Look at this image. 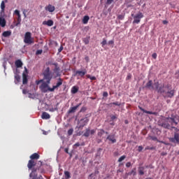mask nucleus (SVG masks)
<instances>
[{
    "label": "nucleus",
    "instance_id": "ea45409f",
    "mask_svg": "<svg viewBox=\"0 0 179 179\" xmlns=\"http://www.w3.org/2000/svg\"><path fill=\"white\" fill-rule=\"evenodd\" d=\"M72 134H73V129H69L68 131V135L69 136H71V135H72Z\"/></svg>",
    "mask_w": 179,
    "mask_h": 179
},
{
    "label": "nucleus",
    "instance_id": "864d4df0",
    "mask_svg": "<svg viewBox=\"0 0 179 179\" xmlns=\"http://www.w3.org/2000/svg\"><path fill=\"white\" fill-rule=\"evenodd\" d=\"M64 50V46L61 45L60 48L58 49V52H61Z\"/></svg>",
    "mask_w": 179,
    "mask_h": 179
},
{
    "label": "nucleus",
    "instance_id": "bf43d9fd",
    "mask_svg": "<svg viewBox=\"0 0 179 179\" xmlns=\"http://www.w3.org/2000/svg\"><path fill=\"white\" fill-rule=\"evenodd\" d=\"M108 44L109 45L114 44V41H109L108 43Z\"/></svg>",
    "mask_w": 179,
    "mask_h": 179
},
{
    "label": "nucleus",
    "instance_id": "2f4dec72",
    "mask_svg": "<svg viewBox=\"0 0 179 179\" xmlns=\"http://www.w3.org/2000/svg\"><path fill=\"white\" fill-rule=\"evenodd\" d=\"M64 176L66 179L71 178V173H69L68 171H64Z\"/></svg>",
    "mask_w": 179,
    "mask_h": 179
},
{
    "label": "nucleus",
    "instance_id": "6e6552de",
    "mask_svg": "<svg viewBox=\"0 0 179 179\" xmlns=\"http://www.w3.org/2000/svg\"><path fill=\"white\" fill-rule=\"evenodd\" d=\"M62 83H64V79L59 78L56 85H53L52 89H50V92H54L55 89H58L59 87L62 86Z\"/></svg>",
    "mask_w": 179,
    "mask_h": 179
},
{
    "label": "nucleus",
    "instance_id": "7ed1b4c3",
    "mask_svg": "<svg viewBox=\"0 0 179 179\" xmlns=\"http://www.w3.org/2000/svg\"><path fill=\"white\" fill-rule=\"evenodd\" d=\"M131 16L134 17L133 24H139L141 23V19L143 17V14L140 12L135 15L132 14Z\"/></svg>",
    "mask_w": 179,
    "mask_h": 179
},
{
    "label": "nucleus",
    "instance_id": "473e14b6",
    "mask_svg": "<svg viewBox=\"0 0 179 179\" xmlns=\"http://www.w3.org/2000/svg\"><path fill=\"white\" fill-rule=\"evenodd\" d=\"M125 159H127V156L122 155L118 159L117 162L118 163H121V162H123V160H125Z\"/></svg>",
    "mask_w": 179,
    "mask_h": 179
},
{
    "label": "nucleus",
    "instance_id": "39448f33",
    "mask_svg": "<svg viewBox=\"0 0 179 179\" xmlns=\"http://www.w3.org/2000/svg\"><path fill=\"white\" fill-rule=\"evenodd\" d=\"M89 123V119L87 117L83 118L78 123V129H83L84 127Z\"/></svg>",
    "mask_w": 179,
    "mask_h": 179
},
{
    "label": "nucleus",
    "instance_id": "79ce46f5",
    "mask_svg": "<svg viewBox=\"0 0 179 179\" xmlns=\"http://www.w3.org/2000/svg\"><path fill=\"white\" fill-rule=\"evenodd\" d=\"M102 47H104L106 44H107V41L106 39H103V41L101 43Z\"/></svg>",
    "mask_w": 179,
    "mask_h": 179
},
{
    "label": "nucleus",
    "instance_id": "49530a36",
    "mask_svg": "<svg viewBox=\"0 0 179 179\" xmlns=\"http://www.w3.org/2000/svg\"><path fill=\"white\" fill-rule=\"evenodd\" d=\"M152 57L154 59H156L157 58V53H153L152 55Z\"/></svg>",
    "mask_w": 179,
    "mask_h": 179
},
{
    "label": "nucleus",
    "instance_id": "b1692460",
    "mask_svg": "<svg viewBox=\"0 0 179 179\" xmlns=\"http://www.w3.org/2000/svg\"><path fill=\"white\" fill-rule=\"evenodd\" d=\"M168 120H169V122L171 123V125H177V124H178L176 122V119H174V117H169Z\"/></svg>",
    "mask_w": 179,
    "mask_h": 179
},
{
    "label": "nucleus",
    "instance_id": "f8f14e48",
    "mask_svg": "<svg viewBox=\"0 0 179 179\" xmlns=\"http://www.w3.org/2000/svg\"><path fill=\"white\" fill-rule=\"evenodd\" d=\"M138 108H139V110H141V111H143V113H145V114H150V115H157V113L146 110L143 109L142 107H141L139 106H138Z\"/></svg>",
    "mask_w": 179,
    "mask_h": 179
},
{
    "label": "nucleus",
    "instance_id": "f704fd0d",
    "mask_svg": "<svg viewBox=\"0 0 179 179\" xmlns=\"http://www.w3.org/2000/svg\"><path fill=\"white\" fill-rule=\"evenodd\" d=\"M111 104H113V106H121V103H120L118 101L110 103L108 104V106H111Z\"/></svg>",
    "mask_w": 179,
    "mask_h": 179
},
{
    "label": "nucleus",
    "instance_id": "1a4fd4ad",
    "mask_svg": "<svg viewBox=\"0 0 179 179\" xmlns=\"http://www.w3.org/2000/svg\"><path fill=\"white\" fill-rule=\"evenodd\" d=\"M86 73H87V71H86V69H84L83 71H76L74 73V76H77V75H78V76L83 78V76H85Z\"/></svg>",
    "mask_w": 179,
    "mask_h": 179
},
{
    "label": "nucleus",
    "instance_id": "bb28decb",
    "mask_svg": "<svg viewBox=\"0 0 179 179\" xmlns=\"http://www.w3.org/2000/svg\"><path fill=\"white\" fill-rule=\"evenodd\" d=\"M10 34H12V32H10V31H6L3 32L2 36L3 37H9V36H10Z\"/></svg>",
    "mask_w": 179,
    "mask_h": 179
},
{
    "label": "nucleus",
    "instance_id": "5701e85b",
    "mask_svg": "<svg viewBox=\"0 0 179 179\" xmlns=\"http://www.w3.org/2000/svg\"><path fill=\"white\" fill-rule=\"evenodd\" d=\"M78 92H79V88L76 86H73L72 88H71V93L73 94H76V93H78Z\"/></svg>",
    "mask_w": 179,
    "mask_h": 179
},
{
    "label": "nucleus",
    "instance_id": "3c124183",
    "mask_svg": "<svg viewBox=\"0 0 179 179\" xmlns=\"http://www.w3.org/2000/svg\"><path fill=\"white\" fill-rule=\"evenodd\" d=\"M113 2V0H107L106 3L107 5H111Z\"/></svg>",
    "mask_w": 179,
    "mask_h": 179
},
{
    "label": "nucleus",
    "instance_id": "4468645a",
    "mask_svg": "<svg viewBox=\"0 0 179 179\" xmlns=\"http://www.w3.org/2000/svg\"><path fill=\"white\" fill-rule=\"evenodd\" d=\"M106 139L112 142V143H115V142H117V140L115 139V136H114V134L108 135Z\"/></svg>",
    "mask_w": 179,
    "mask_h": 179
},
{
    "label": "nucleus",
    "instance_id": "052dcab7",
    "mask_svg": "<svg viewBox=\"0 0 179 179\" xmlns=\"http://www.w3.org/2000/svg\"><path fill=\"white\" fill-rule=\"evenodd\" d=\"M131 78H132V76H131V74H129L127 76V79L129 80V79H131Z\"/></svg>",
    "mask_w": 179,
    "mask_h": 179
},
{
    "label": "nucleus",
    "instance_id": "72a5a7b5",
    "mask_svg": "<svg viewBox=\"0 0 179 179\" xmlns=\"http://www.w3.org/2000/svg\"><path fill=\"white\" fill-rule=\"evenodd\" d=\"M87 76V78H88V79H90V80H96V77L95 76H91L90 75H87L86 76Z\"/></svg>",
    "mask_w": 179,
    "mask_h": 179
},
{
    "label": "nucleus",
    "instance_id": "338daca9",
    "mask_svg": "<svg viewBox=\"0 0 179 179\" xmlns=\"http://www.w3.org/2000/svg\"><path fill=\"white\" fill-rule=\"evenodd\" d=\"M166 155H167V153L162 152V156H166Z\"/></svg>",
    "mask_w": 179,
    "mask_h": 179
},
{
    "label": "nucleus",
    "instance_id": "680f3d73",
    "mask_svg": "<svg viewBox=\"0 0 179 179\" xmlns=\"http://www.w3.org/2000/svg\"><path fill=\"white\" fill-rule=\"evenodd\" d=\"M176 76L177 78L178 79V78H179V71H178L176 73Z\"/></svg>",
    "mask_w": 179,
    "mask_h": 179
},
{
    "label": "nucleus",
    "instance_id": "de8ad7c7",
    "mask_svg": "<svg viewBox=\"0 0 179 179\" xmlns=\"http://www.w3.org/2000/svg\"><path fill=\"white\" fill-rule=\"evenodd\" d=\"M90 135H94L96 134V129H92L90 130Z\"/></svg>",
    "mask_w": 179,
    "mask_h": 179
},
{
    "label": "nucleus",
    "instance_id": "f3484780",
    "mask_svg": "<svg viewBox=\"0 0 179 179\" xmlns=\"http://www.w3.org/2000/svg\"><path fill=\"white\" fill-rule=\"evenodd\" d=\"M0 26L1 27H5V26H6V20L3 17H0Z\"/></svg>",
    "mask_w": 179,
    "mask_h": 179
},
{
    "label": "nucleus",
    "instance_id": "aec40b11",
    "mask_svg": "<svg viewBox=\"0 0 179 179\" xmlns=\"http://www.w3.org/2000/svg\"><path fill=\"white\" fill-rule=\"evenodd\" d=\"M46 10H48V12H54V10H55V7L51 4H49L46 8Z\"/></svg>",
    "mask_w": 179,
    "mask_h": 179
},
{
    "label": "nucleus",
    "instance_id": "5fc2aeb1",
    "mask_svg": "<svg viewBox=\"0 0 179 179\" xmlns=\"http://www.w3.org/2000/svg\"><path fill=\"white\" fill-rule=\"evenodd\" d=\"M131 162H127V163L126 164V167H127V168L131 167Z\"/></svg>",
    "mask_w": 179,
    "mask_h": 179
},
{
    "label": "nucleus",
    "instance_id": "603ef678",
    "mask_svg": "<svg viewBox=\"0 0 179 179\" xmlns=\"http://www.w3.org/2000/svg\"><path fill=\"white\" fill-rule=\"evenodd\" d=\"M79 146H80V143H76L73 145V148H79Z\"/></svg>",
    "mask_w": 179,
    "mask_h": 179
},
{
    "label": "nucleus",
    "instance_id": "6e6d98bb",
    "mask_svg": "<svg viewBox=\"0 0 179 179\" xmlns=\"http://www.w3.org/2000/svg\"><path fill=\"white\" fill-rule=\"evenodd\" d=\"M110 119H111L112 120H114L117 119V116H115V115H111V116H110Z\"/></svg>",
    "mask_w": 179,
    "mask_h": 179
},
{
    "label": "nucleus",
    "instance_id": "a211bd4d",
    "mask_svg": "<svg viewBox=\"0 0 179 179\" xmlns=\"http://www.w3.org/2000/svg\"><path fill=\"white\" fill-rule=\"evenodd\" d=\"M27 82H28L27 75H26V73H22V83L24 85H27Z\"/></svg>",
    "mask_w": 179,
    "mask_h": 179
},
{
    "label": "nucleus",
    "instance_id": "58836bf2",
    "mask_svg": "<svg viewBox=\"0 0 179 179\" xmlns=\"http://www.w3.org/2000/svg\"><path fill=\"white\" fill-rule=\"evenodd\" d=\"M155 147H149V146H147L145 148V150H155Z\"/></svg>",
    "mask_w": 179,
    "mask_h": 179
},
{
    "label": "nucleus",
    "instance_id": "6ab92c4d",
    "mask_svg": "<svg viewBox=\"0 0 179 179\" xmlns=\"http://www.w3.org/2000/svg\"><path fill=\"white\" fill-rule=\"evenodd\" d=\"M14 78H15L14 82L15 85H17L19 82H20V76H19V74L17 73H15Z\"/></svg>",
    "mask_w": 179,
    "mask_h": 179
},
{
    "label": "nucleus",
    "instance_id": "0eeeda50",
    "mask_svg": "<svg viewBox=\"0 0 179 179\" xmlns=\"http://www.w3.org/2000/svg\"><path fill=\"white\" fill-rule=\"evenodd\" d=\"M170 142L172 143H179V129L176 130L174 134V137L169 138Z\"/></svg>",
    "mask_w": 179,
    "mask_h": 179
},
{
    "label": "nucleus",
    "instance_id": "e433bc0d",
    "mask_svg": "<svg viewBox=\"0 0 179 179\" xmlns=\"http://www.w3.org/2000/svg\"><path fill=\"white\" fill-rule=\"evenodd\" d=\"M43 76V79L36 81V85H40V83H43L45 80H44V76Z\"/></svg>",
    "mask_w": 179,
    "mask_h": 179
},
{
    "label": "nucleus",
    "instance_id": "2eb2a0df",
    "mask_svg": "<svg viewBox=\"0 0 179 179\" xmlns=\"http://www.w3.org/2000/svg\"><path fill=\"white\" fill-rule=\"evenodd\" d=\"M29 158L31 159V160H38V159H40V155L38 153H34L32 154Z\"/></svg>",
    "mask_w": 179,
    "mask_h": 179
},
{
    "label": "nucleus",
    "instance_id": "69168bd1",
    "mask_svg": "<svg viewBox=\"0 0 179 179\" xmlns=\"http://www.w3.org/2000/svg\"><path fill=\"white\" fill-rule=\"evenodd\" d=\"M69 150L68 148H65V149H64V152H65L66 153H69Z\"/></svg>",
    "mask_w": 179,
    "mask_h": 179
},
{
    "label": "nucleus",
    "instance_id": "4d7b16f0",
    "mask_svg": "<svg viewBox=\"0 0 179 179\" xmlns=\"http://www.w3.org/2000/svg\"><path fill=\"white\" fill-rule=\"evenodd\" d=\"M42 52H43V50H37L36 55H38L41 54Z\"/></svg>",
    "mask_w": 179,
    "mask_h": 179
},
{
    "label": "nucleus",
    "instance_id": "e2e57ef3",
    "mask_svg": "<svg viewBox=\"0 0 179 179\" xmlns=\"http://www.w3.org/2000/svg\"><path fill=\"white\" fill-rule=\"evenodd\" d=\"M22 93H23V94H27V90H22Z\"/></svg>",
    "mask_w": 179,
    "mask_h": 179
},
{
    "label": "nucleus",
    "instance_id": "9b49d317",
    "mask_svg": "<svg viewBox=\"0 0 179 179\" xmlns=\"http://www.w3.org/2000/svg\"><path fill=\"white\" fill-rule=\"evenodd\" d=\"M80 106H82V103H79V104L76 105V106L71 107L68 111V113L72 114V113H75V111H76V110H78V108H79V107H80Z\"/></svg>",
    "mask_w": 179,
    "mask_h": 179
},
{
    "label": "nucleus",
    "instance_id": "8fccbe9b",
    "mask_svg": "<svg viewBox=\"0 0 179 179\" xmlns=\"http://www.w3.org/2000/svg\"><path fill=\"white\" fill-rule=\"evenodd\" d=\"M103 97H108V92H103Z\"/></svg>",
    "mask_w": 179,
    "mask_h": 179
},
{
    "label": "nucleus",
    "instance_id": "a19ab883",
    "mask_svg": "<svg viewBox=\"0 0 179 179\" xmlns=\"http://www.w3.org/2000/svg\"><path fill=\"white\" fill-rule=\"evenodd\" d=\"M150 139H152V141H157V142H160L159 141V140L157 139V137L156 136H150Z\"/></svg>",
    "mask_w": 179,
    "mask_h": 179
},
{
    "label": "nucleus",
    "instance_id": "c85d7f7f",
    "mask_svg": "<svg viewBox=\"0 0 179 179\" xmlns=\"http://www.w3.org/2000/svg\"><path fill=\"white\" fill-rule=\"evenodd\" d=\"M159 125H161V127H163V128H166V129H169V128H170V124L169 123L164 122Z\"/></svg>",
    "mask_w": 179,
    "mask_h": 179
},
{
    "label": "nucleus",
    "instance_id": "f03ea898",
    "mask_svg": "<svg viewBox=\"0 0 179 179\" xmlns=\"http://www.w3.org/2000/svg\"><path fill=\"white\" fill-rule=\"evenodd\" d=\"M155 86L157 93L162 94L164 99H171L174 97V90H171V85H161L159 84V82L155 83Z\"/></svg>",
    "mask_w": 179,
    "mask_h": 179
},
{
    "label": "nucleus",
    "instance_id": "423d86ee",
    "mask_svg": "<svg viewBox=\"0 0 179 179\" xmlns=\"http://www.w3.org/2000/svg\"><path fill=\"white\" fill-rule=\"evenodd\" d=\"M36 163L34 162V160L33 159H30L29 162H28V164H27V167L29 170H31L32 169V173H36V171H37V169L36 168H33L36 166Z\"/></svg>",
    "mask_w": 179,
    "mask_h": 179
},
{
    "label": "nucleus",
    "instance_id": "a878e982",
    "mask_svg": "<svg viewBox=\"0 0 179 179\" xmlns=\"http://www.w3.org/2000/svg\"><path fill=\"white\" fill-rule=\"evenodd\" d=\"M145 170V168L143 166H141L138 168V174L140 176H143L145 174V172L143 171Z\"/></svg>",
    "mask_w": 179,
    "mask_h": 179
},
{
    "label": "nucleus",
    "instance_id": "09e8293b",
    "mask_svg": "<svg viewBox=\"0 0 179 179\" xmlns=\"http://www.w3.org/2000/svg\"><path fill=\"white\" fill-rule=\"evenodd\" d=\"M142 150H143V147H142V145H139L138 148V152H142Z\"/></svg>",
    "mask_w": 179,
    "mask_h": 179
},
{
    "label": "nucleus",
    "instance_id": "dca6fc26",
    "mask_svg": "<svg viewBox=\"0 0 179 179\" xmlns=\"http://www.w3.org/2000/svg\"><path fill=\"white\" fill-rule=\"evenodd\" d=\"M42 120H50L51 116L47 112H43L41 115Z\"/></svg>",
    "mask_w": 179,
    "mask_h": 179
},
{
    "label": "nucleus",
    "instance_id": "c9c22d12",
    "mask_svg": "<svg viewBox=\"0 0 179 179\" xmlns=\"http://www.w3.org/2000/svg\"><path fill=\"white\" fill-rule=\"evenodd\" d=\"M17 23L15 24V26H17L19 24H20V22H22V18H21V15H20V16H17Z\"/></svg>",
    "mask_w": 179,
    "mask_h": 179
},
{
    "label": "nucleus",
    "instance_id": "20e7f679",
    "mask_svg": "<svg viewBox=\"0 0 179 179\" xmlns=\"http://www.w3.org/2000/svg\"><path fill=\"white\" fill-rule=\"evenodd\" d=\"M24 42L25 44H33L34 41L31 38V33L26 32L24 35Z\"/></svg>",
    "mask_w": 179,
    "mask_h": 179
},
{
    "label": "nucleus",
    "instance_id": "4c0bfd02",
    "mask_svg": "<svg viewBox=\"0 0 179 179\" xmlns=\"http://www.w3.org/2000/svg\"><path fill=\"white\" fill-rule=\"evenodd\" d=\"M1 10H5V1H1Z\"/></svg>",
    "mask_w": 179,
    "mask_h": 179
},
{
    "label": "nucleus",
    "instance_id": "4be33fe9",
    "mask_svg": "<svg viewBox=\"0 0 179 179\" xmlns=\"http://www.w3.org/2000/svg\"><path fill=\"white\" fill-rule=\"evenodd\" d=\"M23 66V63L22 62L21 60H17L15 61V66L17 68H22V66Z\"/></svg>",
    "mask_w": 179,
    "mask_h": 179
},
{
    "label": "nucleus",
    "instance_id": "7c9ffc66",
    "mask_svg": "<svg viewBox=\"0 0 179 179\" xmlns=\"http://www.w3.org/2000/svg\"><path fill=\"white\" fill-rule=\"evenodd\" d=\"M128 176H136V168H134L131 171L129 172Z\"/></svg>",
    "mask_w": 179,
    "mask_h": 179
},
{
    "label": "nucleus",
    "instance_id": "774afa93",
    "mask_svg": "<svg viewBox=\"0 0 179 179\" xmlns=\"http://www.w3.org/2000/svg\"><path fill=\"white\" fill-rule=\"evenodd\" d=\"M32 179H38V178H37V177H34V178H32Z\"/></svg>",
    "mask_w": 179,
    "mask_h": 179
},
{
    "label": "nucleus",
    "instance_id": "37998d69",
    "mask_svg": "<svg viewBox=\"0 0 179 179\" xmlns=\"http://www.w3.org/2000/svg\"><path fill=\"white\" fill-rule=\"evenodd\" d=\"M124 15H119L117 16V19H119V20H124Z\"/></svg>",
    "mask_w": 179,
    "mask_h": 179
},
{
    "label": "nucleus",
    "instance_id": "ddd939ff",
    "mask_svg": "<svg viewBox=\"0 0 179 179\" xmlns=\"http://www.w3.org/2000/svg\"><path fill=\"white\" fill-rule=\"evenodd\" d=\"M43 24L44 26H48L49 27H51V26H54V21L52 20H49L48 21H43Z\"/></svg>",
    "mask_w": 179,
    "mask_h": 179
},
{
    "label": "nucleus",
    "instance_id": "c03bdc74",
    "mask_svg": "<svg viewBox=\"0 0 179 179\" xmlns=\"http://www.w3.org/2000/svg\"><path fill=\"white\" fill-rule=\"evenodd\" d=\"M88 179H96V178H94V174L91 173L88 177Z\"/></svg>",
    "mask_w": 179,
    "mask_h": 179
},
{
    "label": "nucleus",
    "instance_id": "393cba45",
    "mask_svg": "<svg viewBox=\"0 0 179 179\" xmlns=\"http://www.w3.org/2000/svg\"><path fill=\"white\" fill-rule=\"evenodd\" d=\"M105 132L106 131L103 129H99L97 135H98V136L101 138L103 136V135H104Z\"/></svg>",
    "mask_w": 179,
    "mask_h": 179
},
{
    "label": "nucleus",
    "instance_id": "f257e3e1",
    "mask_svg": "<svg viewBox=\"0 0 179 179\" xmlns=\"http://www.w3.org/2000/svg\"><path fill=\"white\" fill-rule=\"evenodd\" d=\"M51 65H54L55 69L53 71H51L50 67L45 69L42 73L43 76H44V81L40 86V89L43 93H47L48 92H51L52 89L50 87V83L52 79H57V78L61 77V68L58 65V63H52Z\"/></svg>",
    "mask_w": 179,
    "mask_h": 179
},
{
    "label": "nucleus",
    "instance_id": "412c9836",
    "mask_svg": "<svg viewBox=\"0 0 179 179\" xmlns=\"http://www.w3.org/2000/svg\"><path fill=\"white\" fill-rule=\"evenodd\" d=\"M83 136H85V138H89L90 136V128L85 129V132L84 133Z\"/></svg>",
    "mask_w": 179,
    "mask_h": 179
},
{
    "label": "nucleus",
    "instance_id": "a18cd8bd",
    "mask_svg": "<svg viewBox=\"0 0 179 179\" xmlns=\"http://www.w3.org/2000/svg\"><path fill=\"white\" fill-rule=\"evenodd\" d=\"M14 13H15V15H17V16H20V11H19L18 10H15L14 11Z\"/></svg>",
    "mask_w": 179,
    "mask_h": 179
},
{
    "label": "nucleus",
    "instance_id": "cd10ccee",
    "mask_svg": "<svg viewBox=\"0 0 179 179\" xmlns=\"http://www.w3.org/2000/svg\"><path fill=\"white\" fill-rule=\"evenodd\" d=\"M83 43H84L85 45L89 44V43H90V37L89 36V37L84 38L83 39Z\"/></svg>",
    "mask_w": 179,
    "mask_h": 179
},
{
    "label": "nucleus",
    "instance_id": "0e129e2a",
    "mask_svg": "<svg viewBox=\"0 0 179 179\" xmlns=\"http://www.w3.org/2000/svg\"><path fill=\"white\" fill-rule=\"evenodd\" d=\"M162 23H163V24H167V23H169V21H167V20H164V21L162 22Z\"/></svg>",
    "mask_w": 179,
    "mask_h": 179
},
{
    "label": "nucleus",
    "instance_id": "13d9d810",
    "mask_svg": "<svg viewBox=\"0 0 179 179\" xmlns=\"http://www.w3.org/2000/svg\"><path fill=\"white\" fill-rule=\"evenodd\" d=\"M83 111H86V108L83 107V108L80 109V113H83Z\"/></svg>",
    "mask_w": 179,
    "mask_h": 179
},
{
    "label": "nucleus",
    "instance_id": "c756f323",
    "mask_svg": "<svg viewBox=\"0 0 179 179\" xmlns=\"http://www.w3.org/2000/svg\"><path fill=\"white\" fill-rule=\"evenodd\" d=\"M89 19H90L89 16L85 15V16L83 17V24H87V23L89 22Z\"/></svg>",
    "mask_w": 179,
    "mask_h": 179
},
{
    "label": "nucleus",
    "instance_id": "9d476101",
    "mask_svg": "<svg viewBox=\"0 0 179 179\" xmlns=\"http://www.w3.org/2000/svg\"><path fill=\"white\" fill-rule=\"evenodd\" d=\"M146 89H149V90H154L155 87H153V81L150 80L145 85Z\"/></svg>",
    "mask_w": 179,
    "mask_h": 179
}]
</instances>
